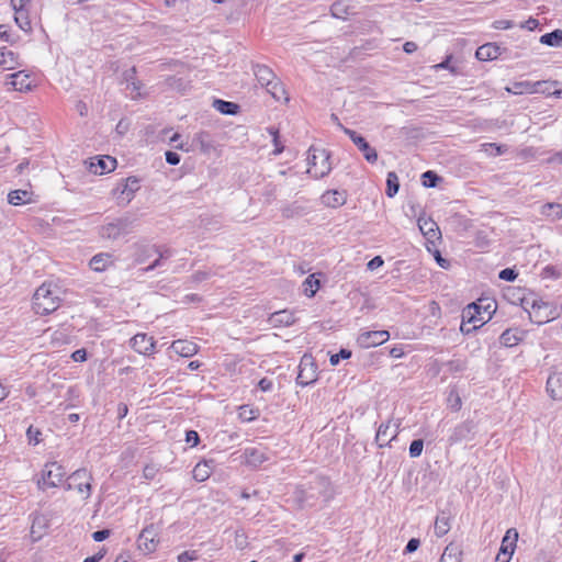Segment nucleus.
I'll return each instance as SVG.
<instances>
[{
	"mask_svg": "<svg viewBox=\"0 0 562 562\" xmlns=\"http://www.w3.org/2000/svg\"><path fill=\"white\" fill-rule=\"evenodd\" d=\"M60 289L53 283H43L33 295V310L36 314L47 315L59 307Z\"/></svg>",
	"mask_w": 562,
	"mask_h": 562,
	"instance_id": "obj_1",
	"label": "nucleus"
},
{
	"mask_svg": "<svg viewBox=\"0 0 562 562\" xmlns=\"http://www.w3.org/2000/svg\"><path fill=\"white\" fill-rule=\"evenodd\" d=\"M254 74L258 82L267 88V91L276 101H289L286 91L279 79H277L274 72L265 65H255Z\"/></svg>",
	"mask_w": 562,
	"mask_h": 562,
	"instance_id": "obj_2",
	"label": "nucleus"
},
{
	"mask_svg": "<svg viewBox=\"0 0 562 562\" xmlns=\"http://www.w3.org/2000/svg\"><path fill=\"white\" fill-rule=\"evenodd\" d=\"M492 304H487L482 312V305L479 303L469 304L462 312V323L460 326V330L469 335L482 325L485 324V314L487 315V319L491 317L490 308Z\"/></svg>",
	"mask_w": 562,
	"mask_h": 562,
	"instance_id": "obj_3",
	"label": "nucleus"
},
{
	"mask_svg": "<svg viewBox=\"0 0 562 562\" xmlns=\"http://www.w3.org/2000/svg\"><path fill=\"white\" fill-rule=\"evenodd\" d=\"M91 473L87 469H78L67 477L65 488L75 490L82 499H88L91 495Z\"/></svg>",
	"mask_w": 562,
	"mask_h": 562,
	"instance_id": "obj_4",
	"label": "nucleus"
},
{
	"mask_svg": "<svg viewBox=\"0 0 562 562\" xmlns=\"http://www.w3.org/2000/svg\"><path fill=\"white\" fill-rule=\"evenodd\" d=\"M65 475L66 471L63 465L57 462L46 463L37 482L38 487L42 490L56 487L63 482Z\"/></svg>",
	"mask_w": 562,
	"mask_h": 562,
	"instance_id": "obj_5",
	"label": "nucleus"
},
{
	"mask_svg": "<svg viewBox=\"0 0 562 562\" xmlns=\"http://www.w3.org/2000/svg\"><path fill=\"white\" fill-rule=\"evenodd\" d=\"M308 165L307 172L316 179L325 177L331 169L329 155L324 149H314L308 156Z\"/></svg>",
	"mask_w": 562,
	"mask_h": 562,
	"instance_id": "obj_6",
	"label": "nucleus"
},
{
	"mask_svg": "<svg viewBox=\"0 0 562 562\" xmlns=\"http://www.w3.org/2000/svg\"><path fill=\"white\" fill-rule=\"evenodd\" d=\"M317 380V366L312 356L304 355L299 366L296 383L306 386Z\"/></svg>",
	"mask_w": 562,
	"mask_h": 562,
	"instance_id": "obj_7",
	"label": "nucleus"
},
{
	"mask_svg": "<svg viewBox=\"0 0 562 562\" xmlns=\"http://www.w3.org/2000/svg\"><path fill=\"white\" fill-rule=\"evenodd\" d=\"M529 316L533 323L546 324L558 316L557 307L543 301H535Z\"/></svg>",
	"mask_w": 562,
	"mask_h": 562,
	"instance_id": "obj_8",
	"label": "nucleus"
},
{
	"mask_svg": "<svg viewBox=\"0 0 562 562\" xmlns=\"http://www.w3.org/2000/svg\"><path fill=\"white\" fill-rule=\"evenodd\" d=\"M418 227L420 233L426 238V248L428 251H431L436 246V241L441 238L440 229L435 221L431 218L419 217L418 218Z\"/></svg>",
	"mask_w": 562,
	"mask_h": 562,
	"instance_id": "obj_9",
	"label": "nucleus"
},
{
	"mask_svg": "<svg viewBox=\"0 0 562 562\" xmlns=\"http://www.w3.org/2000/svg\"><path fill=\"white\" fill-rule=\"evenodd\" d=\"M389 338L387 330L363 331L358 336L357 342L362 348H372L384 344Z\"/></svg>",
	"mask_w": 562,
	"mask_h": 562,
	"instance_id": "obj_10",
	"label": "nucleus"
},
{
	"mask_svg": "<svg viewBox=\"0 0 562 562\" xmlns=\"http://www.w3.org/2000/svg\"><path fill=\"white\" fill-rule=\"evenodd\" d=\"M154 525L144 528L137 539V547L140 551L148 554L156 550L158 541Z\"/></svg>",
	"mask_w": 562,
	"mask_h": 562,
	"instance_id": "obj_11",
	"label": "nucleus"
},
{
	"mask_svg": "<svg viewBox=\"0 0 562 562\" xmlns=\"http://www.w3.org/2000/svg\"><path fill=\"white\" fill-rule=\"evenodd\" d=\"M473 423L472 422H463L457 425L453 429H451L450 435L448 437V443L450 446L457 445L463 440H470L473 434Z\"/></svg>",
	"mask_w": 562,
	"mask_h": 562,
	"instance_id": "obj_12",
	"label": "nucleus"
},
{
	"mask_svg": "<svg viewBox=\"0 0 562 562\" xmlns=\"http://www.w3.org/2000/svg\"><path fill=\"white\" fill-rule=\"evenodd\" d=\"M155 340L144 333L136 334L131 339V347L139 355L150 356L155 350Z\"/></svg>",
	"mask_w": 562,
	"mask_h": 562,
	"instance_id": "obj_13",
	"label": "nucleus"
},
{
	"mask_svg": "<svg viewBox=\"0 0 562 562\" xmlns=\"http://www.w3.org/2000/svg\"><path fill=\"white\" fill-rule=\"evenodd\" d=\"M293 498L300 508L313 506L317 498L315 487L310 484L308 486H300L294 491Z\"/></svg>",
	"mask_w": 562,
	"mask_h": 562,
	"instance_id": "obj_14",
	"label": "nucleus"
},
{
	"mask_svg": "<svg viewBox=\"0 0 562 562\" xmlns=\"http://www.w3.org/2000/svg\"><path fill=\"white\" fill-rule=\"evenodd\" d=\"M116 168V159L111 156H101L91 159L89 171L94 175H104Z\"/></svg>",
	"mask_w": 562,
	"mask_h": 562,
	"instance_id": "obj_15",
	"label": "nucleus"
},
{
	"mask_svg": "<svg viewBox=\"0 0 562 562\" xmlns=\"http://www.w3.org/2000/svg\"><path fill=\"white\" fill-rule=\"evenodd\" d=\"M547 85L546 81H517L512 86L506 87V91L513 94H524V93H535V92H544L540 87Z\"/></svg>",
	"mask_w": 562,
	"mask_h": 562,
	"instance_id": "obj_16",
	"label": "nucleus"
},
{
	"mask_svg": "<svg viewBox=\"0 0 562 562\" xmlns=\"http://www.w3.org/2000/svg\"><path fill=\"white\" fill-rule=\"evenodd\" d=\"M7 85L11 86L13 90L20 92L30 91L34 86L30 75L24 71H18L10 75Z\"/></svg>",
	"mask_w": 562,
	"mask_h": 562,
	"instance_id": "obj_17",
	"label": "nucleus"
},
{
	"mask_svg": "<svg viewBox=\"0 0 562 562\" xmlns=\"http://www.w3.org/2000/svg\"><path fill=\"white\" fill-rule=\"evenodd\" d=\"M398 425L391 426V423L381 424L378 428L375 441L379 447L387 446L393 439L396 438L398 432Z\"/></svg>",
	"mask_w": 562,
	"mask_h": 562,
	"instance_id": "obj_18",
	"label": "nucleus"
},
{
	"mask_svg": "<svg viewBox=\"0 0 562 562\" xmlns=\"http://www.w3.org/2000/svg\"><path fill=\"white\" fill-rule=\"evenodd\" d=\"M308 213V207L303 201H293L281 207V214L284 218H296Z\"/></svg>",
	"mask_w": 562,
	"mask_h": 562,
	"instance_id": "obj_19",
	"label": "nucleus"
},
{
	"mask_svg": "<svg viewBox=\"0 0 562 562\" xmlns=\"http://www.w3.org/2000/svg\"><path fill=\"white\" fill-rule=\"evenodd\" d=\"M140 188L139 180L136 177H128L123 181L122 189L120 191V198L123 202L130 203L134 196V193Z\"/></svg>",
	"mask_w": 562,
	"mask_h": 562,
	"instance_id": "obj_20",
	"label": "nucleus"
},
{
	"mask_svg": "<svg viewBox=\"0 0 562 562\" xmlns=\"http://www.w3.org/2000/svg\"><path fill=\"white\" fill-rule=\"evenodd\" d=\"M547 392L553 400H562V372H553L549 375Z\"/></svg>",
	"mask_w": 562,
	"mask_h": 562,
	"instance_id": "obj_21",
	"label": "nucleus"
},
{
	"mask_svg": "<svg viewBox=\"0 0 562 562\" xmlns=\"http://www.w3.org/2000/svg\"><path fill=\"white\" fill-rule=\"evenodd\" d=\"M170 348L176 353H178L179 356L184 357V358H190V357L194 356L199 350V347L196 344H194L193 341L182 340V339L175 340L171 344Z\"/></svg>",
	"mask_w": 562,
	"mask_h": 562,
	"instance_id": "obj_22",
	"label": "nucleus"
},
{
	"mask_svg": "<svg viewBox=\"0 0 562 562\" xmlns=\"http://www.w3.org/2000/svg\"><path fill=\"white\" fill-rule=\"evenodd\" d=\"M245 463L249 467H259L268 460L266 452L258 448H246L244 450Z\"/></svg>",
	"mask_w": 562,
	"mask_h": 562,
	"instance_id": "obj_23",
	"label": "nucleus"
},
{
	"mask_svg": "<svg viewBox=\"0 0 562 562\" xmlns=\"http://www.w3.org/2000/svg\"><path fill=\"white\" fill-rule=\"evenodd\" d=\"M114 263L113 257L111 254L101 252L94 255L89 262L90 268L95 272H102L106 270L110 266Z\"/></svg>",
	"mask_w": 562,
	"mask_h": 562,
	"instance_id": "obj_24",
	"label": "nucleus"
},
{
	"mask_svg": "<svg viewBox=\"0 0 562 562\" xmlns=\"http://www.w3.org/2000/svg\"><path fill=\"white\" fill-rule=\"evenodd\" d=\"M269 323L274 326H291L295 323L294 313L288 310L278 311L270 315Z\"/></svg>",
	"mask_w": 562,
	"mask_h": 562,
	"instance_id": "obj_25",
	"label": "nucleus"
},
{
	"mask_svg": "<svg viewBox=\"0 0 562 562\" xmlns=\"http://www.w3.org/2000/svg\"><path fill=\"white\" fill-rule=\"evenodd\" d=\"M146 252H147L146 257H150L151 255L156 254V255H158V258L156 260H154V262L151 265H149L145 269V271H151L155 268L160 267L164 259H168L172 256L171 249H169V248L160 249L156 246L148 247L146 249Z\"/></svg>",
	"mask_w": 562,
	"mask_h": 562,
	"instance_id": "obj_26",
	"label": "nucleus"
},
{
	"mask_svg": "<svg viewBox=\"0 0 562 562\" xmlns=\"http://www.w3.org/2000/svg\"><path fill=\"white\" fill-rule=\"evenodd\" d=\"M33 192L29 190H13L8 194V202L14 206L32 203Z\"/></svg>",
	"mask_w": 562,
	"mask_h": 562,
	"instance_id": "obj_27",
	"label": "nucleus"
},
{
	"mask_svg": "<svg viewBox=\"0 0 562 562\" xmlns=\"http://www.w3.org/2000/svg\"><path fill=\"white\" fill-rule=\"evenodd\" d=\"M475 56L482 61L496 59L499 56V47L493 43L484 44L476 49Z\"/></svg>",
	"mask_w": 562,
	"mask_h": 562,
	"instance_id": "obj_28",
	"label": "nucleus"
},
{
	"mask_svg": "<svg viewBox=\"0 0 562 562\" xmlns=\"http://www.w3.org/2000/svg\"><path fill=\"white\" fill-rule=\"evenodd\" d=\"M518 540V532L515 528H510L506 531L503 540H502V544H501V549L499 551L502 553H506V554H509V555H513L514 551H515V548H516V542Z\"/></svg>",
	"mask_w": 562,
	"mask_h": 562,
	"instance_id": "obj_29",
	"label": "nucleus"
},
{
	"mask_svg": "<svg viewBox=\"0 0 562 562\" xmlns=\"http://www.w3.org/2000/svg\"><path fill=\"white\" fill-rule=\"evenodd\" d=\"M128 227L127 220H117L103 227V235L109 238H117L121 234L125 233Z\"/></svg>",
	"mask_w": 562,
	"mask_h": 562,
	"instance_id": "obj_30",
	"label": "nucleus"
},
{
	"mask_svg": "<svg viewBox=\"0 0 562 562\" xmlns=\"http://www.w3.org/2000/svg\"><path fill=\"white\" fill-rule=\"evenodd\" d=\"M540 214L549 221H558L562 218V204L549 202L540 207Z\"/></svg>",
	"mask_w": 562,
	"mask_h": 562,
	"instance_id": "obj_31",
	"label": "nucleus"
},
{
	"mask_svg": "<svg viewBox=\"0 0 562 562\" xmlns=\"http://www.w3.org/2000/svg\"><path fill=\"white\" fill-rule=\"evenodd\" d=\"M19 65L18 56L12 50L7 49L5 47L0 48V66L3 69L11 70L14 69Z\"/></svg>",
	"mask_w": 562,
	"mask_h": 562,
	"instance_id": "obj_32",
	"label": "nucleus"
},
{
	"mask_svg": "<svg viewBox=\"0 0 562 562\" xmlns=\"http://www.w3.org/2000/svg\"><path fill=\"white\" fill-rule=\"evenodd\" d=\"M356 146L363 154V157L368 162H370V164L376 162V160H378L376 150L373 147H371L370 144L363 137L356 139Z\"/></svg>",
	"mask_w": 562,
	"mask_h": 562,
	"instance_id": "obj_33",
	"label": "nucleus"
},
{
	"mask_svg": "<svg viewBox=\"0 0 562 562\" xmlns=\"http://www.w3.org/2000/svg\"><path fill=\"white\" fill-rule=\"evenodd\" d=\"M330 12L334 18L341 20H346L349 15L355 14L353 7L344 1L335 2L330 8Z\"/></svg>",
	"mask_w": 562,
	"mask_h": 562,
	"instance_id": "obj_34",
	"label": "nucleus"
},
{
	"mask_svg": "<svg viewBox=\"0 0 562 562\" xmlns=\"http://www.w3.org/2000/svg\"><path fill=\"white\" fill-rule=\"evenodd\" d=\"M322 202L329 207H338L345 204L346 199L342 193L338 191H327L322 195Z\"/></svg>",
	"mask_w": 562,
	"mask_h": 562,
	"instance_id": "obj_35",
	"label": "nucleus"
},
{
	"mask_svg": "<svg viewBox=\"0 0 562 562\" xmlns=\"http://www.w3.org/2000/svg\"><path fill=\"white\" fill-rule=\"evenodd\" d=\"M439 562H461V551L459 547L453 543L448 544Z\"/></svg>",
	"mask_w": 562,
	"mask_h": 562,
	"instance_id": "obj_36",
	"label": "nucleus"
},
{
	"mask_svg": "<svg viewBox=\"0 0 562 562\" xmlns=\"http://www.w3.org/2000/svg\"><path fill=\"white\" fill-rule=\"evenodd\" d=\"M211 473L212 468L207 461L199 462L192 471L193 479L198 482H204L210 477Z\"/></svg>",
	"mask_w": 562,
	"mask_h": 562,
	"instance_id": "obj_37",
	"label": "nucleus"
},
{
	"mask_svg": "<svg viewBox=\"0 0 562 562\" xmlns=\"http://www.w3.org/2000/svg\"><path fill=\"white\" fill-rule=\"evenodd\" d=\"M540 43L544 44V45H548V46H553V47L561 46V44H562V31L561 30H554L551 33L543 34L540 37Z\"/></svg>",
	"mask_w": 562,
	"mask_h": 562,
	"instance_id": "obj_38",
	"label": "nucleus"
},
{
	"mask_svg": "<svg viewBox=\"0 0 562 562\" xmlns=\"http://www.w3.org/2000/svg\"><path fill=\"white\" fill-rule=\"evenodd\" d=\"M520 341L516 329H506L499 337V342L505 347H514Z\"/></svg>",
	"mask_w": 562,
	"mask_h": 562,
	"instance_id": "obj_39",
	"label": "nucleus"
},
{
	"mask_svg": "<svg viewBox=\"0 0 562 562\" xmlns=\"http://www.w3.org/2000/svg\"><path fill=\"white\" fill-rule=\"evenodd\" d=\"M303 292L307 297H313L319 289V280L315 279L314 274L308 276L303 284Z\"/></svg>",
	"mask_w": 562,
	"mask_h": 562,
	"instance_id": "obj_40",
	"label": "nucleus"
},
{
	"mask_svg": "<svg viewBox=\"0 0 562 562\" xmlns=\"http://www.w3.org/2000/svg\"><path fill=\"white\" fill-rule=\"evenodd\" d=\"M450 530L449 517L445 514L437 516L435 520V533L437 537H443Z\"/></svg>",
	"mask_w": 562,
	"mask_h": 562,
	"instance_id": "obj_41",
	"label": "nucleus"
},
{
	"mask_svg": "<svg viewBox=\"0 0 562 562\" xmlns=\"http://www.w3.org/2000/svg\"><path fill=\"white\" fill-rule=\"evenodd\" d=\"M400 189L398 177L394 171H390L386 177V194L393 198Z\"/></svg>",
	"mask_w": 562,
	"mask_h": 562,
	"instance_id": "obj_42",
	"label": "nucleus"
},
{
	"mask_svg": "<svg viewBox=\"0 0 562 562\" xmlns=\"http://www.w3.org/2000/svg\"><path fill=\"white\" fill-rule=\"evenodd\" d=\"M14 12V20L19 27L25 32L31 31V21L29 19L27 12L25 10H16Z\"/></svg>",
	"mask_w": 562,
	"mask_h": 562,
	"instance_id": "obj_43",
	"label": "nucleus"
},
{
	"mask_svg": "<svg viewBox=\"0 0 562 562\" xmlns=\"http://www.w3.org/2000/svg\"><path fill=\"white\" fill-rule=\"evenodd\" d=\"M482 149L491 156H501L507 150L506 146L497 145L494 143L483 144Z\"/></svg>",
	"mask_w": 562,
	"mask_h": 562,
	"instance_id": "obj_44",
	"label": "nucleus"
},
{
	"mask_svg": "<svg viewBox=\"0 0 562 562\" xmlns=\"http://www.w3.org/2000/svg\"><path fill=\"white\" fill-rule=\"evenodd\" d=\"M422 178H423V184L426 188H435L437 186L438 181L440 180V177L431 170L424 172Z\"/></svg>",
	"mask_w": 562,
	"mask_h": 562,
	"instance_id": "obj_45",
	"label": "nucleus"
},
{
	"mask_svg": "<svg viewBox=\"0 0 562 562\" xmlns=\"http://www.w3.org/2000/svg\"><path fill=\"white\" fill-rule=\"evenodd\" d=\"M215 104L217 105V110L224 114H236L238 108L237 104L223 100H216Z\"/></svg>",
	"mask_w": 562,
	"mask_h": 562,
	"instance_id": "obj_46",
	"label": "nucleus"
},
{
	"mask_svg": "<svg viewBox=\"0 0 562 562\" xmlns=\"http://www.w3.org/2000/svg\"><path fill=\"white\" fill-rule=\"evenodd\" d=\"M424 448V441L422 439H415L409 446V456L417 458L422 454Z\"/></svg>",
	"mask_w": 562,
	"mask_h": 562,
	"instance_id": "obj_47",
	"label": "nucleus"
},
{
	"mask_svg": "<svg viewBox=\"0 0 562 562\" xmlns=\"http://www.w3.org/2000/svg\"><path fill=\"white\" fill-rule=\"evenodd\" d=\"M351 357V351L347 349H341L338 353L330 356V364L337 366L340 359H349Z\"/></svg>",
	"mask_w": 562,
	"mask_h": 562,
	"instance_id": "obj_48",
	"label": "nucleus"
},
{
	"mask_svg": "<svg viewBox=\"0 0 562 562\" xmlns=\"http://www.w3.org/2000/svg\"><path fill=\"white\" fill-rule=\"evenodd\" d=\"M269 133L273 137V145H274L273 155H280L283 151V146L281 145V143L279 140V133L273 127L269 128Z\"/></svg>",
	"mask_w": 562,
	"mask_h": 562,
	"instance_id": "obj_49",
	"label": "nucleus"
},
{
	"mask_svg": "<svg viewBox=\"0 0 562 562\" xmlns=\"http://www.w3.org/2000/svg\"><path fill=\"white\" fill-rule=\"evenodd\" d=\"M451 59H452V56L449 55V56L446 57V59L443 61H441L440 64L435 65L432 68L435 70L448 69L450 72L456 75V74H458V71H457L456 67L450 65Z\"/></svg>",
	"mask_w": 562,
	"mask_h": 562,
	"instance_id": "obj_50",
	"label": "nucleus"
},
{
	"mask_svg": "<svg viewBox=\"0 0 562 562\" xmlns=\"http://www.w3.org/2000/svg\"><path fill=\"white\" fill-rule=\"evenodd\" d=\"M449 371L460 372L467 368V363L463 360H451L447 363Z\"/></svg>",
	"mask_w": 562,
	"mask_h": 562,
	"instance_id": "obj_51",
	"label": "nucleus"
},
{
	"mask_svg": "<svg viewBox=\"0 0 562 562\" xmlns=\"http://www.w3.org/2000/svg\"><path fill=\"white\" fill-rule=\"evenodd\" d=\"M196 551H184L178 555V562H190L195 561L198 559Z\"/></svg>",
	"mask_w": 562,
	"mask_h": 562,
	"instance_id": "obj_52",
	"label": "nucleus"
},
{
	"mask_svg": "<svg viewBox=\"0 0 562 562\" xmlns=\"http://www.w3.org/2000/svg\"><path fill=\"white\" fill-rule=\"evenodd\" d=\"M431 248H432V250H431L430 252H432V254H434V257H435V259H436L437 263H438L441 268H445V269H446V268H448V267H449V261H448L447 259H445V258H442V257H441V254H440V251L437 249V247H436V246H435V247H431Z\"/></svg>",
	"mask_w": 562,
	"mask_h": 562,
	"instance_id": "obj_53",
	"label": "nucleus"
},
{
	"mask_svg": "<svg viewBox=\"0 0 562 562\" xmlns=\"http://www.w3.org/2000/svg\"><path fill=\"white\" fill-rule=\"evenodd\" d=\"M158 472V468L154 464H148L143 470V475L147 480H153Z\"/></svg>",
	"mask_w": 562,
	"mask_h": 562,
	"instance_id": "obj_54",
	"label": "nucleus"
},
{
	"mask_svg": "<svg viewBox=\"0 0 562 562\" xmlns=\"http://www.w3.org/2000/svg\"><path fill=\"white\" fill-rule=\"evenodd\" d=\"M516 278L517 273L513 269L506 268L499 272V279L502 280L514 281Z\"/></svg>",
	"mask_w": 562,
	"mask_h": 562,
	"instance_id": "obj_55",
	"label": "nucleus"
},
{
	"mask_svg": "<svg viewBox=\"0 0 562 562\" xmlns=\"http://www.w3.org/2000/svg\"><path fill=\"white\" fill-rule=\"evenodd\" d=\"M27 438L31 442H34L35 445L41 441V431L38 429H34L32 426L29 427L26 431Z\"/></svg>",
	"mask_w": 562,
	"mask_h": 562,
	"instance_id": "obj_56",
	"label": "nucleus"
},
{
	"mask_svg": "<svg viewBox=\"0 0 562 562\" xmlns=\"http://www.w3.org/2000/svg\"><path fill=\"white\" fill-rule=\"evenodd\" d=\"M383 263H384V261H383L382 257H381V256H375L374 258H372V259L368 262L367 267H368V269H369L370 271H373V270H375V269H378V268L382 267V266H383Z\"/></svg>",
	"mask_w": 562,
	"mask_h": 562,
	"instance_id": "obj_57",
	"label": "nucleus"
},
{
	"mask_svg": "<svg viewBox=\"0 0 562 562\" xmlns=\"http://www.w3.org/2000/svg\"><path fill=\"white\" fill-rule=\"evenodd\" d=\"M514 26V23L509 20H497L493 23V27L496 30H508Z\"/></svg>",
	"mask_w": 562,
	"mask_h": 562,
	"instance_id": "obj_58",
	"label": "nucleus"
},
{
	"mask_svg": "<svg viewBox=\"0 0 562 562\" xmlns=\"http://www.w3.org/2000/svg\"><path fill=\"white\" fill-rule=\"evenodd\" d=\"M263 196H265L267 203H271L272 201H274L276 196H277L276 187H267L263 192Z\"/></svg>",
	"mask_w": 562,
	"mask_h": 562,
	"instance_id": "obj_59",
	"label": "nucleus"
},
{
	"mask_svg": "<svg viewBox=\"0 0 562 562\" xmlns=\"http://www.w3.org/2000/svg\"><path fill=\"white\" fill-rule=\"evenodd\" d=\"M165 156L169 165L176 166L180 162V155L175 151H167Z\"/></svg>",
	"mask_w": 562,
	"mask_h": 562,
	"instance_id": "obj_60",
	"label": "nucleus"
},
{
	"mask_svg": "<svg viewBox=\"0 0 562 562\" xmlns=\"http://www.w3.org/2000/svg\"><path fill=\"white\" fill-rule=\"evenodd\" d=\"M186 441L190 443L192 447L199 443V435L194 430L187 431Z\"/></svg>",
	"mask_w": 562,
	"mask_h": 562,
	"instance_id": "obj_61",
	"label": "nucleus"
},
{
	"mask_svg": "<svg viewBox=\"0 0 562 562\" xmlns=\"http://www.w3.org/2000/svg\"><path fill=\"white\" fill-rule=\"evenodd\" d=\"M71 358L76 362H83L87 359V351L86 349H78L72 352Z\"/></svg>",
	"mask_w": 562,
	"mask_h": 562,
	"instance_id": "obj_62",
	"label": "nucleus"
},
{
	"mask_svg": "<svg viewBox=\"0 0 562 562\" xmlns=\"http://www.w3.org/2000/svg\"><path fill=\"white\" fill-rule=\"evenodd\" d=\"M109 536H110V530H108V529L98 530L92 533L93 540L98 541V542L105 540L106 538H109Z\"/></svg>",
	"mask_w": 562,
	"mask_h": 562,
	"instance_id": "obj_63",
	"label": "nucleus"
},
{
	"mask_svg": "<svg viewBox=\"0 0 562 562\" xmlns=\"http://www.w3.org/2000/svg\"><path fill=\"white\" fill-rule=\"evenodd\" d=\"M420 542L418 539L416 538H412L407 544H406V548H405V551L408 552V553H412V552H415L418 547H419Z\"/></svg>",
	"mask_w": 562,
	"mask_h": 562,
	"instance_id": "obj_64",
	"label": "nucleus"
}]
</instances>
